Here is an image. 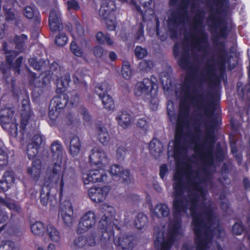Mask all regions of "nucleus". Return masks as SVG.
Listing matches in <instances>:
<instances>
[{
    "instance_id": "33",
    "label": "nucleus",
    "mask_w": 250,
    "mask_h": 250,
    "mask_svg": "<svg viewBox=\"0 0 250 250\" xmlns=\"http://www.w3.org/2000/svg\"><path fill=\"white\" fill-rule=\"evenodd\" d=\"M110 89V85L107 82H104L98 83L95 88V92L99 95V97L102 96L108 95L107 92Z\"/></svg>"
},
{
    "instance_id": "55",
    "label": "nucleus",
    "mask_w": 250,
    "mask_h": 250,
    "mask_svg": "<svg viewBox=\"0 0 250 250\" xmlns=\"http://www.w3.org/2000/svg\"><path fill=\"white\" fill-rule=\"evenodd\" d=\"M138 127L142 129L144 132H146L149 128L148 124L145 119L142 118L139 119L137 123Z\"/></svg>"
},
{
    "instance_id": "15",
    "label": "nucleus",
    "mask_w": 250,
    "mask_h": 250,
    "mask_svg": "<svg viewBox=\"0 0 250 250\" xmlns=\"http://www.w3.org/2000/svg\"><path fill=\"white\" fill-rule=\"evenodd\" d=\"M4 206L14 212L19 213L21 210V207L18 205L9 203L5 199L0 197V223L7 220L8 218V215L2 210V207Z\"/></svg>"
},
{
    "instance_id": "31",
    "label": "nucleus",
    "mask_w": 250,
    "mask_h": 250,
    "mask_svg": "<svg viewBox=\"0 0 250 250\" xmlns=\"http://www.w3.org/2000/svg\"><path fill=\"white\" fill-rule=\"evenodd\" d=\"M49 124L51 126H54L61 123L60 112L58 109H51L49 112Z\"/></svg>"
},
{
    "instance_id": "27",
    "label": "nucleus",
    "mask_w": 250,
    "mask_h": 250,
    "mask_svg": "<svg viewBox=\"0 0 250 250\" xmlns=\"http://www.w3.org/2000/svg\"><path fill=\"white\" fill-rule=\"evenodd\" d=\"M96 136L103 144H106L109 140V136L107 129L103 126H99L96 129Z\"/></svg>"
},
{
    "instance_id": "25",
    "label": "nucleus",
    "mask_w": 250,
    "mask_h": 250,
    "mask_svg": "<svg viewBox=\"0 0 250 250\" xmlns=\"http://www.w3.org/2000/svg\"><path fill=\"white\" fill-rule=\"evenodd\" d=\"M153 213L158 218L166 217L169 213V209L167 204L159 203L155 206Z\"/></svg>"
},
{
    "instance_id": "5",
    "label": "nucleus",
    "mask_w": 250,
    "mask_h": 250,
    "mask_svg": "<svg viewBox=\"0 0 250 250\" xmlns=\"http://www.w3.org/2000/svg\"><path fill=\"white\" fill-rule=\"evenodd\" d=\"M97 218L95 213L89 210L81 216L77 229L78 234L83 233L92 228L96 224Z\"/></svg>"
},
{
    "instance_id": "47",
    "label": "nucleus",
    "mask_w": 250,
    "mask_h": 250,
    "mask_svg": "<svg viewBox=\"0 0 250 250\" xmlns=\"http://www.w3.org/2000/svg\"><path fill=\"white\" fill-rule=\"evenodd\" d=\"M8 163L7 151L4 146L0 147V166H5Z\"/></svg>"
},
{
    "instance_id": "13",
    "label": "nucleus",
    "mask_w": 250,
    "mask_h": 250,
    "mask_svg": "<svg viewBox=\"0 0 250 250\" xmlns=\"http://www.w3.org/2000/svg\"><path fill=\"white\" fill-rule=\"evenodd\" d=\"M73 210L69 203H67V204L64 206L61 207L59 216L66 226L70 227L72 225L73 221Z\"/></svg>"
},
{
    "instance_id": "59",
    "label": "nucleus",
    "mask_w": 250,
    "mask_h": 250,
    "mask_svg": "<svg viewBox=\"0 0 250 250\" xmlns=\"http://www.w3.org/2000/svg\"><path fill=\"white\" fill-rule=\"evenodd\" d=\"M92 51L94 55L97 58H101L104 52L103 48L100 46H97L93 48Z\"/></svg>"
},
{
    "instance_id": "3",
    "label": "nucleus",
    "mask_w": 250,
    "mask_h": 250,
    "mask_svg": "<svg viewBox=\"0 0 250 250\" xmlns=\"http://www.w3.org/2000/svg\"><path fill=\"white\" fill-rule=\"evenodd\" d=\"M157 80L156 77L151 76L150 79L146 78L138 82L135 86L134 93L136 96L141 97L144 101L157 104L156 98L158 89Z\"/></svg>"
},
{
    "instance_id": "12",
    "label": "nucleus",
    "mask_w": 250,
    "mask_h": 250,
    "mask_svg": "<svg viewBox=\"0 0 250 250\" xmlns=\"http://www.w3.org/2000/svg\"><path fill=\"white\" fill-rule=\"evenodd\" d=\"M59 185L60 186V182L56 184L53 183L49 178V174H47L41 193V202L43 205L46 206L48 203L51 188L56 187Z\"/></svg>"
},
{
    "instance_id": "18",
    "label": "nucleus",
    "mask_w": 250,
    "mask_h": 250,
    "mask_svg": "<svg viewBox=\"0 0 250 250\" xmlns=\"http://www.w3.org/2000/svg\"><path fill=\"white\" fill-rule=\"evenodd\" d=\"M49 24L50 30L56 32L62 27L61 14L59 10H52L49 18Z\"/></svg>"
},
{
    "instance_id": "8",
    "label": "nucleus",
    "mask_w": 250,
    "mask_h": 250,
    "mask_svg": "<svg viewBox=\"0 0 250 250\" xmlns=\"http://www.w3.org/2000/svg\"><path fill=\"white\" fill-rule=\"evenodd\" d=\"M102 209L104 215L101 218L100 224L103 228H106V229H108L109 227L113 228L115 226V228H117V225L111 222L112 217L115 214L114 208L111 206L104 205Z\"/></svg>"
},
{
    "instance_id": "43",
    "label": "nucleus",
    "mask_w": 250,
    "mask_h": 250,
    "mask_svg": "<svg viewBox=\"0 0 250 250\" xmlns=\"http://www.w3.org/2000/svg\"><path fill=\"white\" fill-rule=\"evenodd\" d=\"M75 249H82L87 246L85 236H80L74 239L73 242Z\"/></svg>"
},
{
    "instance_id": "45",
    "label": "nucleus",
    "mask_w": 250,
    "mask_h": 250,
    "mask_svg": "<svg viewBox=\"0 0 250 250\" xmlns=\"http://www.w3.org/2000/svg\"><path fill=\"white\" fill-rule=\"evenodd\" d=\"M39 148L33 145L32 144L29 143L27 146L26 153L28 158L31 159L34 158L38 153Z\"/></svg>"
},
{
    "instance_id": "10",
    "label": "nucleus",
    "mask_w": 250,
    "mask_h": 250,
    "mask_svg": "<svg viewBox=\"0 0 250 250\" xmlns=\"http://www.w3.org/2000/svg\"><path fill=\"white\" fill-rule=\"evenodd\" d=\"M114 244L122 250H132L134 239L131 235L121 234L114 238Z\"/></svg>"
},
{
    "instance_id": "36",
    "label": "nucleus",
    "mask_w": 250,
    "mask_h": 250,
    "mask_svg": "<svg viewBox=\"0 0 250 250\" xmlns=\"http://www.w3.org/2000/svg\"><path fill=\"white\" fill-rule=\"evenodd\" d=\"M102 100L104 107L108 110H112L114 108V103L112 97L108 94L100 97Z\"/></svg>"
},
{
    "instance_id": "53",
    "label": "nucleus",
    "mask_w": 250,
    "mask_h": 250,
    "mask_svg": "<svg viewBox=\"0 0 250 250\" xmlns=\"http://www.w3.org/2000/svg\"><path fill=\"white\" fill-rule=\"evenodd\" d=\"M43 141V137L40 134L35 135L30 141V144H32L35 146L39 148Z\"/></svg>"
},
{
    "instance_id": "62",
    "label": "nucleus",
    "mask_w": 250,
    "mask_h": 250,
    "mask_svg": "<svg viewBox=\"0 0 250 250\" xmlns=\"http://www.w3.org/2000/svg\"><path fill=\"white\" fill-rule=\"evenodd\" d=\"M22 61V57H19L16 61L15 66H14V70L16 73L19 74L20 73V67Z\"/></svg>"
},
{
    "instance_id": "6",
    "label": "nucleus",
    "mask_w": 250,
    "mask_h": 250,
    "mask_svg": "<svg viewBox=\"0 0 250 250\" xmlns=\"http://www.w3.org/2000/svg\"><path fill=\"white\" fill-rule=\"evenodd\" d=\"M107 175L103 168L90 170L83 175V179L84 184L90 183H96L107 181Z\"/></svg>"
},
{
    "instance_id": "30",
    "label": "nucleus",
    "mask_w": 250,
    "mask_h": 250,
    "mask_svg": "<svg viewBox=\"0 0 250 250\" xmlns=\"http://www.w3.org/2000/svg\"><path fill=\"white\" fill-rule=\"evenodd\" d=\"M68 102V96L64 94H62L60 96L54 98L52 103L55 106L56 109H62L63 108Z\"/></svg>"
},
{
    "instance_id": "35",
    "label": "nucleus",
    "mask_w": 250,
    "mask_h": 250,
    "mask_svg": "<svg viewBox=\"0 0 250 250\" xmlns=\"http://www.w3.org/2000/svg\"><path fill=\"white\" fill-rule=\"evenodd\" d=\"M30 65L36 70H40L45 67L48 64V61L43 59L37 61L35 58H32L29 60Z\"/></svg>"
},
{
    "instance_id": "57",
    "label": "nucleus",
    "mask_w": 250,
    "mask_h": 250,
    "mask_svg": "<svg viewBox=\"0 0 250 250\" xmlns=\"http://www.w3.org/2000/svg\"><path fill=\"white\" fill-rule=\"evenodd\" d=\"M106 27L108 30L112 31L115 29V17H112L107 19H104Z\"/></svg>"
},
{
    "instance_id": "39",
    "label": "nucleus",
    "mask_w": 250,
    "mask_h": 250,
    "mask_svg": "<svg viewBox=\"0 0 250 250\" xmlns=\"http://www.w3.org/2000/svg\"><path fill=\"white\" fill-rule=\"evenodd\" d=\"M75 30L72 33V36L74 39H77L84 35V30L79 21H75Z\"/></svg>"
},
{
    "instance_id": "20",
    "label": "nucleus",
    "mask_w": 250,
    "mask_h": 250,
    "mask_svg": "<svg viewBox=\"0 0 250 250\" xmlns=\"http://www.w3.org/2000/svg\"><path fill=\"white\" fill-rule=\"evenodd\" d=\"M41 163L39 160L34 161L27 169V172L35 181L38 180L41 174Z\"/></svg>"
},
{
    "instance_id": "9",
    "label": "nucleus",
    "mask_w": 250,
    "mask_h": 250,
    "mask_svg": "<svg viewBox=\"0 0 250 250\" xmlns=\"http://www.w3.org/2000/svg\"><path fill=\"white\" fill-rule=\"evenodd\" d=\"M22 112L21 127L24 130L26 126L35 125V122L32 120V112L29 104L28 99H24L22 102Z\"/></svg>"
},
{
    "instance_id": "28",
    "label": "nucleus",
    "mask_w": 250,
    "mask_h": 250,
    "mask_svg": "<svg viewBox=\"0 0 250 250\" xmlns=\"http://www.w3.org/2000/svg\"><path fill=\"white\" fill-rule=\"evenodd\" d=\"M119 125L124 128L128 127L131 123V116L126 112L120 113L116 117Z\"/></svg>"
},
{
    "instance_id": "21",
    "label": "nucleus",
    "mask_w": 250,
    "mask_h": 250,
    "mask_svg": "<svg viewBox=\"0 0 250 250\" xmlns=\"http://www.w3.org/2000/svg\"><path fill=\"white\" fill-rule=\"evenodd\" d=\"M111 227H109L108 229H105V232L101 234L100 238V243L101 246L104 249H107L111 246V240L113 236V232L111 231L108 232L110 230Z\"/></svg>"
},
{
    "instance_id": "58",
    "label": "nucleus",
    "mask_w": 250,
    "mask_h": 250,
    "mask_svg": "<svg viewBox=\"0 0 250 250\" xmlns=\"http://www.w3.org/2000/svg\"><path fill=\"white\" fill-rule=\"evenodd\" d=\"M144 39L143 28L142 26L140 25L136 33L135 39L137 42H142L144 41Z\"/></svg>"
},
{
    "instance_id": "48",
    "label": "nucleus",
    "mask_w": 250,
    "mask_h": 250,
    "mask_svg": "<svg viewBox=\"0 0 250 250\" xmlns=\"http://www.w3.org/2000/svg\"><path fill=\"white\" fill-rule=\"evenodd\" d=\"M70 48L71 51L75 56L82 57L83 55V51L74 41H72L70 44Z\"/></svg>"
},
{
    "instance_id": "41",
    "label": "nucleus",
    "mask_w": 250,
    "mask_h": 250,
    "mask_svg": "<svg viewBox=\"0 0 250 250\" xmlns=\"http://www.w3.org/2000/svg\"><path fill=\"white\" fill-rule=\"evenodd\" d=\"M96 39L100 43H105L111 45L113 42L107 35H104L102 32H99L96 35Z\"/></svg>"
},
{
    "instance_id": "16",
    "label": "nucleus",
    "mask_w": 250,
    "mask_h": 250,
    "mask_svg": "<svg viewBox=\"0 0 250 250\" xmlns=\"http://www.w3.org/2000/svg\"><path fill=\"white\" fill-rule=\"evenodd\" d=\"M4 206L14 212L19 213L21 210V207L18 205L9 203L5 199L0 197V223L7 220L8 218V215L2 210V207Z\"/></svg>"
},
{
    "instance_id": "7",
    "label": "nucleus",
    "mask_w": 250,
    "mask_h": 250,
    "mask_svg": "<svg viewBox=\"0 0 250 250\" xmlns=\"http://www.w3.org/2000/svg\"><path fill=\"white\" fill-rule=\"evenodd\" d=\"M90 163L93 165H101L103 167L108 163V159L105 151L100 147H95L90 151L89 156Z\"/></svg>"
},
{
    "instance_id": "60",
    "label": "nucleus",
    "mask_w": 250,
    "mask_h": 250,
    "mask_svg": "<svg viewBox=\"0 0 250 250\" xmlns=\"http://www.w3.org/2000/svg\"><path fill=\"white\" fill-rule=\"evenodd\" d=\"M126 154V150L124 146H119L116 150V155L118 159H123Z\"/></svg>"
},
{
    "instance_id": "14",
    "label": "nucleus",
    "mask_w": 250,
    "mask_h": 250,
    "mask_svg": "<svg viewBox=\"0 0 250 250\" xmlns=\"http://www.w3.org/2000/svg\"><path fill=\"white\" fill-rule=\"evenodd\" d=\"M116 8L115 2L113 0L105 1L102 5L99 10V16L103 19L114 16V11Z\"/></svg>"
},
{
    "instance_id": "50",
    "label": "nucleus",
    "mask_w": 250,
    "mask_h": 250,
    "mask_svg": "<svg viewBox=\"0 0 250 250\" xmlns=\"http://www.w3.org/2000/svg\"><path fill=\"white\" fill-rule=\"evenodd\" d=\"M31 79L30 81L31 84L35 86L36 87H43V82H41V79L39 77H37L35 74L33 73L31 74Z\"/></svg>"
},
{
    "instance_id": "38",
    "label": "nucleus",
    "mask_w": 250,
    "mask_h": 250,
    "mask_svg": "<svg viewBox=\"0 0 250 250\" xmlns=\"http://www.w3.org/2000/svg\"><path fill=\"white\" fill-rule=\"evenodd\" d=\"M70 81L69 76H65L64 78H61L57 81V86L60 92H63L68 86Z\"/></svg>"
},
{
    "instance_id": "40",
    "label": "nucleus",
    "mask_w": 250,
    "mask_h": 250,
    "mask_svg": "<svg viewBox=\"0 0 250 250\" xmlns=\"http://www.w3.org/2000/svg\"><path fill=\"white\" fill-rule=\"evenodd\" d=\"M14 0H10L9 2H8L7 5L4 4L3 5V9L5 11V13L6 14V19L8 21H13L15 19V16L13 12H11V8L12 6V4L13 3Z\"/></svg>"
},
{
    "instance_id": "11",
    "label": "nucleus",
    "mask_w": 250,
    "mask_h": 250,
    "mask_svg": "<svg viewBox=\"0 0 250 250\" xmlns=\"http://www.w3.org/2000/svg\"><path fill=\"white\" fill-rule=\"evenodd\" d=\"M109 191V188L105 186L103 187H92L88 192L91 200L95 203H100L104 200L106 195Z\"/></svg>"
},
{
    "instance_id": "4",
    "label": "nucleus",
    "mask_w": 250,
    "mask_h": 250,
    "mask_svg": "<svg viewBox=\"0 0 250 250\" xmlns=\"http://www.w3.org/2000/svg\"><path fill=\"white\" fill-rule=\"evenodd\" d=\"M26 40L27 36L24 34L20 36L16 35L14 37L13 42L16 50H11V46L13 45L12 42H10L8 44H4L3 49L6 54V61L10 67L12 66L13 60L19 53L22 52L24 50V45Z\"/></svg>"
},
{
    "instance_id": "52",
    "label": "nucleus",
    "mask_w": 250,
    "mask_h": 250,
    "mask_svg": "<svg viewBox=\"0 0 250 250\" xmlns=\"http://www.w3.org/2000/svg\"><path fill=\"white\" fill-rule=\"evenodd\" d=\"M14 243L11 241H3L0 244V250H13Z\"/></svg>"
},
{
    "instance_id": "46",
    "label": "nucleus",
    "mask_w": 250,
    "mask_h": 250,
    "mask_svg": "<svg viewBox=\"0 0 250 250\" xmlns=\"http://www.w3.org/2000/svg\"><path fill=\"white\" fill-rule=\"evenodd\" d=\"M123 77L126 80L130 79L132 75L130 65L127 62H124L122 69Z\"/></svg>"
},
{
    "instance_id": "56",
    "label": "nucleus",
    "mask_w": 250,
    "mask_h": 250,
    "mask_svg": "<svg viewBox=\"0 0 250 250\" xmlns=\"http://www.w3.org/2000/svg\"><path fill=\"white\" fill-rule=\"evenodd\" d=\"M244 230V228L241 223H236L232 227V231L236 235H240Z\"/></svg>"
},
{
    "instance_id": "34",
    "label": "nucleus",
    "mask_w": 250,
    "mask_h": 250,
    "mask_svg": "<svg viewBox=\"0 0 250 250\" xmlns=\"http://www.w3.org/2000/svg\"><path fill=\"white\" fill-rule=\"evenodd\" d=\"M147 223V217L143 213H140L138 214L134 221L135 227L138 229L144 228Z\"/></svg>"
},
{
    "instance_id": "2",
    "label": "nucleus",
    "mask_w": 250,
    "mask_h": 250,
    "mask_svg": "<svg viewBox=\"0 0 250 250\" xmlns=\"http://www.w3.org/2000/svg\"><path fill=\"white\" fill-rule=\"evenodd\" d=\"M54 164L48 170L49 178L54 184L60 183V190L68 188L75 182L76 173L72 168H65L63 170L62 163L64 156L62 146L58 141L54 142L51 146Z\"/></svg>"
},
{
    "instance_id": "51",
    "label": "nucleus",
    "mask_w": 250,
    "mask_h": 250,
    "mask_svg": "<svg viewBox=\"0 0 250 250\" xmlns=\"http://www.w3.org/2000/svg\"><path fill=\"white\" fill-rule=\"evenodd\" d=\"M134 52L136 57L139 59L144 58L147 54V52L145 48L139 46H136Z\"/></svg>"
},
{
    "instance_id": "1",
    "label": "nucleus",
    "mask_w": 250,
    "mask_h": 250,
    "mask_svg": "<svg viewBox=\"0 0 250 250\" xmlns=\"http://www.w3.org/2000/svg\"><path fill=\"white\" fill-rule=\"evenodd\" d=\"M195 106L200 117L198 123L204 128L205 134L201 138L183 134L188 112L187 108H181L174 143V156L177 167L173 176L174 216L167 228L164 227L163 230L155 234L154 245L157 250H169L173 241L181 236L180 217L185 214L192 218L195 246L185 243L182 250H207L212 245V235L221 231L211 201L201 186L210 180L215 169L213 106Z\"/></svg>"
},
{
    "instance_id": "64",
    "label": "nucleus",
    "mask_w": 250,
    "mask_h": 250,
    "mask_svg": "<svg viewBox=\"0 0 250 250\" xmlns=\"http://www.w3.org/2000/svg\"><path fill=\"white\" fill-rule=\"evenodd\" d=\"M140 1L144 8H149V6L152 4V0H140Z\"/></svg>"
},
{
    "instance_id": "49",
    "label": "nucleus",
    "mask_w": 250,
    "mask_h": 250,
    "mask_svg": "<svg viewBox=\"0 0 250 250\" xmlns=\"http://www.w3.org/2000/svg\"><path fill=\"white\" fill-rule=\"evenodd\" d=\"M118 179L125 184H128L131 182L132 176L127 169H124Z\"/></svg>"
},
{
    "instance_id": "24",
    "label": "nucleus",
    "mask_w": 250,
    "mask_h": 250,
    "mask_svg": "<svg viewBox=\"0 0 250 250\" xmlns=\"http://www.w3.org/2000/svg\"><path fill=\"white\" fill-rule=\"evenodd\" d=\"M101 233L99 230H94L85 236L87 246L94 247L100 243Z\"/></svg>"
},
{
    "instance_id": "19",
    "label": "nucleus",
    "mask_w": 250,
    "mask_h": 250,
    "mask_svg": "<svg viewBox=\"0 0 250 250\" xmlns=\"http://www.w3.org/2000/svg\"><path fill=\"white\" fill-rule=\"evenodd\" d=\"M46 234L49 240L54 243H60L62 240V234L60 230L52 225H48L46 228Z\"/></svg>"
},
{
    "instance_id": "54",
    "label": "nucleus",
    "mask_w": 250,
    "mask_h": 250,
    "mask_svg": "<svg viewBox=\"0 0 250 250\" xmlns=\"http://www.w3.org/2000/svg\"><path fill=\"white\" fill-rule=\"evenodd\" d=\"M66 6L69 11L71 10L78 11L80 9L78 2L75 0H70L67 1Z\"/></svg>"
},
{
    "instance_id": "32",
    "label": "nucleus",
    "mask_w": 250,
    "mask_h": 250,
    "mask_svg": "<svg viewBox=\"0 0 250 250\" xmlns=\"http://www.w3.org/2000/svg\"><path fill=\"white\" fill-rule=\"evenodd\" d=\"M32 233L37 236L43 235L44 232V226L43 224L39 221L36 222L30 226Z\"/></svg>"
},
{
    "instance_id": "42",
    "label": "nucleus",
    "mask_w": 250,
    "mask_h": 250,
    "mask_svg": "<svg viewBox=\"0 0 250 250\" xmlns=\"http://www.w3.org/2000/svg\"><path fill=\"white\" fill-rule=\"evenodd\" d=\"M68 41L67 36L63 33H60L56 35L55 39V43L59 46L65 45Z\"/></svg>"
},
{
    "instance_id": "37",
    "label": "nucleus",
    "mask_w": 250,
    "mask_h": 250,
    "mask_svg": "<svg viewBox=\"0 0 250 250\" xmlns=\"http://www.w3.org/2000/svg\"><path fill=\"white\" fill-rule=\"evenodd\" d=\"M154 64L151 61L143 60L141 61L139 65V68L142 72H148L153 67Z\"/></svg>"
},
{
    "instance_id": "23",
    "label": "nucleus",
    "mask_w": 250,
    "mask_h": 250,
    "mask_svg": "<svg viewBox=\"0 0 250 250\" xmlns=\"http://www.w3.org/2000/svg\"><path fill=\"white\" fill-rule=\"evenodd\" d=\"M149 148L150 153L155 157H158L163 152V145L157 139H153L149 144Z\"/></svg>"
},
{
    "instance_id": "22",
    "label": "nucleus",
    "mask_w": 250,
    "mask_h": 250,
    "mask_svg": "<svg viewBox=\"0 0 250 250\" xmlns=\"http://www.w3.org/2000/svg\"><path fill=\"white\" fill-rule=\"evenodd\" d=\"M81 142L77 136L73 137L70 140L69 145V153L73 157L79 154L81 150Z\"/></svg>"
},
{
    "instance_id": "26",
    "label": "nucleus",
    "mask_w": 250,
    "mask_h": 250,
    "mask_svg": "<svg viewBox=\"0 0 250 250\" xmlns=\"http://www.w3.org/2000/svg\"><path fill=\"white\" fill-rule=\"evenodd\" d=\"M14 180L12 172L9 171L5 172L0 182V188L4 190L8 189L13 184Z\"/></svg>"
},
{
    "instance_id": "17",
    "label": "nucleus",
    "mask_w": 250,
    "mask_h": 250,
    "mask_svg": "<svg viewBox=\"0 0 250 250\" xmlns=\"http://www.w3.org/2000/svg\"><path fill=\"white\" fill-rule=\"evenodd\" d=\"M4 206L14 212L19 213L21 210V207L18 205L9 203L5 199L0 197V223L7 220L8 218V215L2 210V207Z\"/></svg>"
},
{
    "instance_id": "61",
    "label": "nucleus",
    "mask_w": 250,
    "mask_h": 250,
    "mask_svg": "<svg viewBox=\"0 0 250 250\" xmlns=\"http://www.w3.org/2000/svg\"><path fill=\"white\" fill-rule=\"evenodd\" d=\"M24 15L28 19H32L34 16V10L32 7L27 6L25 8Z\"/></svg>"
},
{
    "instance_id": "44",
    "label": "nucleus",
    "mask_w": 250,
    "mask_h": 250,
    "mask_svg": "<svg viewBox=\"0 0 250 250\" xmlns=\"http://www.w3.org/2000/svg\"><path fill=\"white\" fill-rule=\"evenodd\" d=\"M124 168L119 165H112L109 169V173L114 178H118L121 173L123 172Z\"/></svg>"
},
{
    "instance_id": "29",
    "label": "nucleus",
    "mask_w": 250,
    "mask_h": 250,
    "mask_svg": "<svg viewBox=\"0 0 250 250\" xmlns=\"http://www.w3.org/2000/svg\"><path fill=\"white\" fill-rule=\"evenodd\" d=\"M14 115L13 110L10 108L4 107L0 110V121L2 124H6L10 123Z\"/></svg>"
},
{
    "instance_id": "63",
    "label": "nucleus",
    "mask_w": 250,
    "mask_h": 250,
    "mask_svg": "<svg viewBox=\"0 0 250 250\" xmlns=\"http://www.w3.org/2000/svg\"><path fill=\"white\" fill-rule=\"evenodd\" d=\"M167 171V167L166 165H163L160 167V176L162 179L164 178V176Z\"/></svg>"
}]
</instances>
